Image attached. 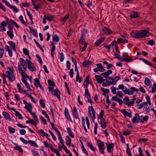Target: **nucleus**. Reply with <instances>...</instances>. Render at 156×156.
<instances>
[{"instance_id":"1","label":"nucleus","mask_w":156,"mask_h":156,"mask_svg":"<svg viewBox=\"0 0 156 156\" xmlns=\"http://www.w3.org/2000/svg\"><path fill=\"white\" fill-rule=\"evenodd\" d=\"M9 71H7L6 74H2V75L5 77L6 76L11 82H12L15 80V77L14 76L13 72L10 67L9 68Z\"/></svg>"},{"instance_id":"2","label":"nucleus","mask_w":156,"mask_h":156,"mask_svg":"<svg viewBox=\"0 0 156 156\" xmlns=\"http://www.w3.org/2000/svg\"><path fill=\"white\" fill-rule=\"evenodd\" d=\"M136 100V98H134L130 101L129 98L126 96L123 99V104L129 107L133 106Z\"/></svg>"},{"instance_id":"3","label":"nucleus","mask_w":156,"mask_h":156,"mask_svg":"<svg viewBox=\"0 0 156 156\" xmlns=\"http://www.w3.org/2000/svg\"><path fill=\"white\" fill-rule=\"evenodd\" d=\"M150 33L146 30H142L138 31V38L147 37L150 35Z\"/></svg>"},{"instance_id":"4","label":"nucleus","mask_w":156,"mask_h":156,"mask_svg":"<svg viewBox=\"0 0 156 156\" xmlns=\"http://www.w3.org/2000/svg\"><path fill=\"white\" fill-rule=\"evenodd\" d=\"M10 22L12 24H14L17 28H19V26L17 24L16 22L12 20H8L7 21V23L8 24V28L9 29V31H13V25H11L10 24Z\"/></svg>"},{"instance_id":"5","label":"nucleus","mask_w":156,"mask_h":156,"mask_svg":"<svg viewBox=\"0 0 156 156\" xmlns=\"http://www.w3.org/2000/svg\"><path fill=\"white\" fill-rule=\"evenodd\" d=\"M98 143V146L99 150L100 151L101 153L103 154L104 153V150L105 149V145L104 143L100 140H98L97 141Z\"/></svg>"},{"instance_id":"6","label":"nucleus","mask_w":156,"mask_h":156,"mask_svg":"<svg viewBox=\"0 0 156 156\" xmlns=\"http://www.w3.org/2000/svg\"><path fill=\"white\" fill-rule=\"evenodd\" d=\"M26 60L27 62L28 68L32 72H33L34 70H35V68L33 66L32 63L31 62L27 59Z\"/></svg>"},{"instance_id":"7","label":"nucleus","mask_w":156,"mask_h":156,"mask_svg":"<svg viewBox=\"0 0 156 156\" xmlns=\"http://www.w3.org/2000/svg\"><path fill=\"white\" fill-rule=\"evenodd\" d=\"M52 94L53 95L56 96L59 101L61 100L60 95V93L58 89H56L54 90L52 92Z\"/></svg>"},{"instance_id":"8","label":"nucleus","mask_w":156,"mask_h":156,"mask_svg":"<svg viewBox=\"0 0 156 156\" xmlns=\"http://www.w3.org/2000/svg\"><path fill=\"white\" fill-rule=\"evenodd\" d=\"M112 100L118 102L120 105H121L123 103V101H122V99L115 96L112 97Z\"/></svg>"},{"instance_id":"9","label":"nucleus","mask_w":156,"mask_h":156,"mask_svg":"<svg viewBox=\"0 0 156 156\" xmlns=\"http://www.w3.org/2000/svg\"><path fill=\"white\" fill-rule=\"evenodd\" d=\"M135 116L133 117L132 119V122L133 123H135L136 122H139L140 117L138 114L136 113L135 115Z\"/></svg>"},{"instance_id":"10","label":"nucleus","mask_w":156,"mask_h":156,"mask_svg":"<svg viewBox=\"0 0 156 156\" xmlns=\"http://www.w3.org/2000/svg\"><path fill=\"white\" fill-rule=\"evenodd\" d=\"M112 73V71L111 70H109L108 71L105 72L101 73V75L105 78L108 77V76L110 74Z\"/></svg>"},{"instance_id":"11","label":"nucleus","mask_w":156,"mask_h":156,"mask_svg":"<svg viewBox=\"0 0 156 156\" xmlns=\"http://www.w3.org/2000/svg\"><path fill=\"white\" fill-rule=\"evenodd\" d=\"M102 30L104 32L105 34L106 35H109L112 33V32L111 30L105 27H104Z\"/></svg>"},{"instance_id":"12","label":"nucleus","mask_w":156,"mask_h":156,"mask_svg":"<svg viewBox=\"0 0 156 156\" xmlns=\"http://www.w3.org/2000/svg\"><path fill=\"white\" fill-rule=\"evenodd\" d=\"M2 115L6 120L10 121H11L10 116L8 113L5 112H2Z\"/></svg>"},{"instance_id":"13","label":"nucleus","mask_w":156,"mask_h":156,"mask_svg":"<svg viewBox=\"0 0 156 156\" xmlns=\"http://www.w3.org/2000/svg\"><path fill=\"white\" fill-rule=\"evenodd\" d=\"M121 112L123 114L125 117L128 116L129 118H131L132 117L131 114L127 112L125 109L122 110Z\"/></svg>"},{"instance_id":"14","label":"nucleus","mask_w":156,"mask_h":156,"mask_svg":"<svg viewBox=\"0 0 156 156\" xmlns=\"http://www.w3.org/2000/svg\"><path fill=\"white\" fill-rule=\"evenodd\" d=\"M114 146V144L112 143L107 144V151L108 153H110L112 150L113 149Z\"/></svg>"},{"instance_id":"15","label":"nucleus","mask_w":156,"mask_h":156,"mask_svg":"<svg viewBox=\"0 0 156 156\" xmlns=\"http://www.w3.org/2000/svg\"><path fill=\"white\" fill-rule=\"evenodd\" d=\"M73 114L74 117L76 119H77L78 118V115L77 111L76 108L74 107L73 108Z\"/></svg>"},{"instance_id":"16","label":"nucleus","mask_w":156,"mask_h":156,"mask_svg":"<svg viewBox=\"0 0 156 156\" xmlns=\"http://www.w3.org/2000/svg\"><path fill=\"white\" fill-rule=\"evenodd\" d=\"M89 77L87 76L85 78V80L83 83V85L84 87L87 88L88 85L89 83Z\"/></svg>"},{"instance_id":"17","label":"nucleus","mask_w":156,"mask_h":156,"mask_svg":"<svg viewBox=\"0 0 156 156\" xmlns=\"http://www.w3.org/2000/svg\"><path fill=\"white\" fill-rule=\"evenodd\" d=\"M44 17L49 21L53 20L54 19V16H53L50 15H44Z\"/></svg>"},{"instance_id":"18","label":"nucleus","mask_w":156,"mask_h":156,"mask_svg":"<svg viewBox=\"0 0 156 156\" xmlns=\"http://www.w3.org/2000/svg\"><path fill=\"white\" fill-rule=\"evenodd\" d=\"M24 108L27 110L29 112H31L32 106L30 104H28L27 105H26L24 107Z\"/></svg>"},{"instance_id":"19","label":"nucleus","mask_w":156,"mask_h":156,"mask_svg":"<svg viewBox=\"0 0 156 156\" xmlns=\"http://www.w3.org/2000/svg\"><path fill=\"white\" fill-rule=\"evenodd\" d=\"M6 50H7L8 51L9 56L12 57V50L10 48L8 45H6L5 46Z\"/></svg>"},{"instance_id":"20","label":"nucleus","mask_w":156,"mask_h":156,"mask_svg":"<svg viewBox=\"0 0 156 156\" xmlns=\"http://www.w3.org/2000/svg\"><path fill=\"white\" fill-rule=\"evenodd\" d=\"M66 144L68 146H70L71 144V140L70 137L69 136H66Z\"/></svg>"},{"instance_id":"21","label":"nucleus","mask_w":156,"mask_h":156,"mask_svg":"<svg viewBox=\"0 0 156 156\" xmlns=\"http://www.w3.org/2000/svg\"><path fill=\"white\" fill-rule=\"evenodd\" d=\"M91 62L88 60H86L83 63V66L84 67H88L91 64Z\"/></svg>"},{"instance_id":"22","label":"nucleus","mask_w":156,"mask_h":156,"mask_svg":"<svg viewBox=\"0 0 156 156\" xmlns=\"http://www.w3.org/2000/svg\"><path fill=\"white\" fill-rule=\"evenodd\" d=\"M128 41L126 38H118L117 40V43H127Z\"/></svg>"},{"instance_id":"23","label":"nucleus","mask_w":156,"mask_h":156,"mask_svg":"<svg viewBox=\"0 0 156 156\" xmlns=\"http://www.w3.org/2000/svg\"><path fill=\"white\" fill-rule=\"evenodd\" d=\"M132 18H135L139 16L138 13L136 12H133L130 16Z\"/></svg>"},{"instance_id":"24","label":"nucleus","mask_w":156,"mask_h":156,"mask_svg":"<svg viewBox=\"0 0 156 156\" xmlns=\"http://www.w3.org/2000/svg\"><path fill=\"white\" fill-rule=\"evenodd\" d=\"M8 43L10 46L12 48L14 51H16V44L14 42L12 41H9Z\"/></svg>"},{"instance_id":"25","label":"nucleus","mask_w":156,"mask_h":156,"mask_svg":"<svg viewBox=\"0 0 156 156\" xmlns=\"http://www.w3.org/2000/svg\"><path fill=\"white\" fill-rule=\"evenodd\" d=\"M15 144L16 145V146L14 148L15 150L18 151L21 153H23V150L21 147L20 145H18L16 144Z\"/></svg>"},{"instance_id":"26","label":"nucleus","mask_w":156,"mask_h":156,"mask_svg":"<svg viewBox=\"0 0 156 156\" xmlns=\"http://www.w3.org/2000/svg\"><path fill=\"white\" fill-rule=\"evenodd\" d=\"M34 81L35 86L37 87H38L41 84L39 79L37 78H36L34 79Z\"/></svg>"},{"instance_id":"27","label":"nucleus","mask_w":156,"mask_h":156,"mask_svg":"<svg viewBox=\"0 0 156 156\" xmlns=\"http://www.w3.org/2000/svg\"><path fill=\"white\" fill-rule=\"evenodd\" d=\"M51 44L52 47V48L51 49V56L52 57H53V54L55 53V46L54 45V44L53 42H51Z\"/></svg>"},{"instance_id":"28","label":"nucleus","mask_w":156,"mask_h":156,"mask_svg":"<svg viewBox=\"0 0 156 156\" xmlns=\"http://www.w3.org/2000/svg\"><path fill=\"white\" fill-rule=\"evenodd\" d=\"M131 34L134 37L138 38V31H133L131 32Z\"/></svg>"},{"instance_id":"29","label":"nucleus","mask_w":156,"mask_h":156,"mask_svg":"<svg viewBox=\"0 0 156 156\" xmlns=\"http://www.w3.org/2000/svg\"><path fill=\"white\" fill-rule=\"evenodd\" d=\"M28 144H29L31 146H35L36 147H38V146L36 144V142L32 140H29Z\"/></svg>"},{"instance_id":"30","label":"nucleus","mask_w":156,"mask_h":156,"mask_svg":"<svg viewBox=\"0 0 156 156\" xmlns=\"http://www.w3.org/2000/svg\"><path fill=\"white\" fill-rule=\"evenodd\" d=\"M53 40L56 42H58L59 41V38L58 36L56 34H55L53 37Z\"/></svg>"},{"instance_id":"31","label":"nucleus","mask_w":156,"mask_h":156,"mask_svg":"<svg viewBox=\"0 0 156 156\" xmlns=\"http://www.w3.org/2000/svg\"><path fill=\"white\" fill-rule=\"evenodd\" d=\"M13 31H7V34L11 39H12L14 35L13 34Z\"/></svg>"},{"instance_id":"32","label":"nucleus","mask_w":156,"mask_h":156,"mask_svg":"<svg viewBox=\"0 0 156 156\" xmlns=\"http://www.w3.org/2000/svg\"><path fill=\"white\" fill-rule=\"evenodd\" d=\"M147 105V102H143L141 103L139 105H137V106H139V107L138 108L139 109H141L144 106H146Z\"/></svg>"},{"instance_id":"33","label":"nucleus","mask_w":156,"mask_h":156,"mask_svg":"<svg viewBox=\"0 0 156 156\" xmlns=\"http://www.w3.org/2000/svg\"><path fill=\"white\" fill-rule=\"evenodd\" d=\"M67 130L69 133V135L71 137H72L73 138H74V136L73 134V133L71 130V129L69 127H68L67 128Z\"/></svg>"},{"instance_id":"34","label":"nucleus","mask_w":156,"mask_h":156,"mask_svg":"<svg viewBox=\"0 0 156 156\" xmlns=\"http://www.w3.org/2000/svg\"><path fill=\"white\" fill-rule=\"evenodd\" d=\"M76 80L77 82H79V83H80L81 82V77H80L79 73L76 74Z\"/></svg>"},{"instance_id":"35","label":"nucleus","mask_w":156,"mask_h":156,"mask_svg":"<svg viewBox=\"0 0 156 156\" xmlns=\"http://www.w3.org/2000/svg\"><path fill=\"white\" fill-rule=\"evenodd\" d=\"M20 63L22 66L27 65L26 61L23 58H20Z\"/></svg>"},{"instance_id":"36","label":"nucleus","mask_w":156,"mask_h":156,"mask_svg":"<svg viewBox=\"0 0 156 156\" xmlns=\"http://www.w3.org/2000/svg\"><path fill=\"white\" fill-rule=\"evenodd\" d=\"M119 79L120 77L119 76H116L114 77L113 80L112 81L114 85L116 84V82Z\"/></svg>"},{"instance_id":"37","label":"nucleus","mask_w":156,"mask_h":156,"mask_svg":"<svg viewBox=\"0 0 156 156\" xmlns=\"http://www.w3.org/2000/svg\"><path fill=\"white\" fill-rule=\"evenodd\" d=\"M124 93L126 94H127L128 95H132L133 92H131V91H129V89H126V90H123Z\"/></svg>"},{"instance_id":"38","label":"nucleus","mask_w":156,"mask_h":156,"mask_svg":"<svg viewBox=\"0 0 156 156\" xmlns=\"http://www.w3.org/2000/svg\"><path fill=\"white\" fill-rule=\"evenodd\" d=\"M144 83L147 86H149L150 84V79L147 77L145 79Z\"/></svg>"},{"instance_id":"39","label":"nucleus","mask_w":156,"mask_h":156,"mask_svg":"<svg viewBox=\"0 0 156 156\" xmlns=\"http://www.w3.org/2000/svg\"><path fill=\"white\" fill-rule=\"evenodd\" d=\"M148 116L147 115H145L143 117V119H141L140 122L143 123L144 122H146L148 119Z\"/></svg>"},{"instance_id":"40","label":"nucleus","mask_w":156,"mask_h":156,"mask_svg":"<svg viewBox=\"0 0 156 156\" xmlns=\"http://www.w3.org/2000/svg\"><path fill=\"white\" fill-rule=\"evenodd\" d=\"M65 116L68 119V118H70V115L69 112L68 110L66 108L65 110Z\"/></svg>"},{"instance_id":"41","label":"nucleus","mask_w":156,"mask_h":156,"mask_svg":"<svg viewBox=\"0 0 156 156\" xmlns=\"http://www.w3.org/2000/svg\"><path fill=\"white\" fill-rule=\"evenodd\" d=\"M2 2L5 3V4L8 7H10V8H12V6L9 3L6 1L5 0H2Z\"/></svg>"},{"instance_id":"42","label":"nucleus","mask_w":156,"mask_h":156,"mask_svg":"<svg viewBox=\"0 0 156 156\" xmlns=\"http://www.w3.org/2000/svg\"><path fill=\"white\" fill-rule=\"evenodd\" d=\"M34 41L35 42V43L36 44L37 46L40 48V49L41 50V51H42V52H44V51L42 48V47L40 45V44L39 43L37 42L36 40L35 39H34Z\"/></svg>"},{"instance_id":"43","label":"nucleus","mask_w":156,"mask_h":156,"mask_svg":"<svg viewBox=\"0 0 156 156\" xmlns=\"http://www.w3.org/2000/svg\"><path fill=\"white\" fill-rule=\"evenodd\" d=\"M85 96L87 97V98H88V97H89L90 98V97L89 91L87 88L85 90Z\"/></svg>"},{"instance_id":"44","label":"nucleus","mask_w":156,"mask_h":156,"mask_svg":"<svg viewBox=\"0 0 156 156\" xmlns=\"http://www.w3.org/2000/svg\"><path fill=\"white\" fill-rule=\"evenodd\" d=\"M140 59L143 61V62L146 64H147L151 66H152V65L151 63L149 61H148L147 60H146L143 58H141Z\"/></svg>"},{"instance_id":"45","label":"nucleus","mask_w":156,"mask_h":156,"mask_svg":"<svg viewBox=\"0 0 156 156\" xmlns=\"http://www.w3.org/2000/svg\"><path fill=\"white\" fill-rule=\"evenodd\" d=\"M101 76L98 75H96L95 76V79L97 80L98 83H100Z\"/></svg>"},{"instance_id":"46","label":"nucleus","mask_w":156,"mask_h":156,"mask_svg":"<svg viewBox=\"0 0 156 156\" xmlns=\"http://www.w3.org/2000/svg\"><path fill=\"white\" fill-rule=\"evenodd\" d=\"M88 114H90V116H91V119L92 120H94L95 119V114H92V116H91V114L90 112V108H88Z\"/></svg>"},{"instance_id":"47","label":"nucleus","mask_w":156,"mask_h":156,"mask_svg":"<svg viewBox=\"0 0 156 156\" xmlns=\"http://www.w3.org/2000/svg\"><path fill=\"white\" fill-rule=\"evenodd\" d=\"M19 20H20V21L23 24H24L25 25H26V23L24 20L23 19V17L22 15L20 16L19 17Z\"/></svg>"},{"instance_id":"48","label":"nucleus","mask_w":156,"mask_h":156,"mask_svg":"<svg viewBox=\"0 0 156 156\" xmlns=\"http://www.w3.org/2000/svg\"><path fill=\"white\" fill-rule=\"evenodd\" d=\"M40 133L44 136H46L47 137H48V134L45 133L43 130L42 129H41L40 130Z\"/></svg>"},{"instance_id":"49","label":"nucleus","mask_w":156,"mask_h":156,"mask_svg":"<svg viewBox=\"0 0 156 156\" xmlns=\"http://www.w3.org/2000/svg\"><path fill=\"white\" fill-rule=\"evenodd\" d=\"M82 124L84 128V129L86 133L87 132V130L86 128V126H85V119L84 118L82 117Z\"/></svg>"},{"instance_id":"50","label":"nucleus","mask_w":156,"mask_h":156,"mask_svg":"<svg viewBox=\"0 0 156 156\" xmlns=\"http://www.w3.org/2000/svg\"><path fill=\"white\" fill-rule=\"evenodd\" d=\"M48 82L49 86L54 87L55 86V83L53 81H52L50 80H48Z\"/></svg>"},{"instance_id":"51","label":"nucleus","mask_w":156,"mask_h":156,"mask_svg":"<svg viewBox=\"0 0 156 156\" xmlns=\"http://www.w3.org/2000/svg\"><path fill=\"white\" fill-rule=\"evenodd\" d=\"M16 116L18 117L20 119H23V117L21 114L18 112L17 111L16 113Z\"/></svg>"},{"instance_id":"52","label":"nucleus","mask_w":156,"mask_h":156,"mask_svg":"<svg viewBox=\"0 0 156 156\" xmlns=\"http://www.w3.org/2000/svg\"><path fill=\"white\" fill-rule=\"evenodd\" d=\"M156 91V83H154L153 84V88L151 90V92L154 93Z\"/></svg>"},{"instance_id":"53","label":"nucleus","mask_w":156,"mask_h":156,"mask_svg":"<svg viewBox=\"0 0 156 156\" xmlns=\"http://www.w3.org/2000/svg\"><path fill=\"white\" fill-rule=\"evenodd\" d=\"M40 103L42 107L44 108L45 107V104L44 101L42 99H40Z\"/></svg>"},{"instance_id":"54","label":"nucleus","mask_w":156,"mask_h":156,"mask_svg":"<svg viewBox=\"0 0 156 156\" xmlns=\"http://www.w3.org/2000/svg\"><path fill=\"white\" fill-rule=\"evenodd\" d=\"M87 146L93 151H95V149L94 148L93 145L90 142L87 143Z\"/></svg>"},{"instance_id":"55","label":"nucleus","mask_w":156,"mask_h":156,"mask_svg":"<svg viewBox=\"0 0 156 156\" xmlns=\"http://www.w3.org/2000/svg\"><path fill=\"white\" fill-rule=\"evenodd\" d=\"M10 133H14L15 132V130L11 126L8 127Z\"/></svg>"},{"instance_id":"56","label":"nucleus","mask_w":156,"mask_h":156,"mask_svg":"<svg viewBox=\"0 0 156 156\" xmlns=\"http://www.w3.org/2000/svg\"><path fill=\"white\" fill-rule=\"evenodd\" d=\"M17 86L19 90V91L21 92L22 90H23V89L21 87L20 84L19 83H18L17 84Z\"/></svg>"},{"instance_id":"57","label":"nucleus","mask_w":156,"mask_h":156,"mask_svg":"<svg viewBox=\"0 0 156 156\" xmlns=\"http://www.w3.org/2000/svg\"><path fill=\"white\" fill-rule=\"evenodd\" d=\"M130 89L132 91H131V92H133V94L134 92L136 91V93H137L138 91H139V90L138 89H136L134 87H132L130 88Z\"/></svg>"},{"instance_id":"58","label":"nucleus","mask_w":156,"mask_h":156,"mask_svg":"<svg viewBox=\"0 0 156 156\" xmlns=\"http://www.w3.org/2000/svg\"><path fill=\"white\" fill-rule=\"evenodd\" d=\"M20 140L23 142V143L25 144H28V141H27L25 140L22 137L20 138Z\"/></svg>"},{"instance_id":"59","label":"nucleus","mask_w":156,"mask_h":156,"mask_svg":"<svg viewBox=\"0 0 156 156\" xmlns=\"http://www.w3.org/2000/svg\"><path fill=\"white\" fill-rule=\"evenodd\" d=\"M85 120L86 122V124L87 125V128L88 129L90 128V123L89 122V121L88 120V119L87 117H86L85 118Z\"/></svg>"},{"instance_id":"60","label":"nucleus","mask_w":156,"mask_h":156,"mask_svg":"<svg viewBox=\"0 0 156 156\" xmlns=\"http://www.w3.org/2000/svg\"><path fill=\"white\" fill-rule=\"evenodd\" d=\"M122 93L121 91H118L116 94V95L120 98H122Z\"/></svg>"},{"instance_id":"61","label":"nucleus","mask_w":156,"mask_h":156,"mask_svg":"<svg viewBox=\"0 0 156 156\" xmlns=\"http://www.w3.org/2000/svg\"><path fill=\"white\" fill-rule=\"evenodd\" d=\"M69 13H67L65 16L63 17L62 19V20L64 21H65L69 18Z\"/></svg>"},{"instance_id":"62","label":"nucleus","mask_w":156,"mask_h":156,"mask_svg":"<svg viewBox=\"0 0 156 156\" xmlns=\"http://www.w3.org/2000/svg\"><path fill=\"white\" fill-rule=\"evenodd\" d=\"M112 92L113 94H115L116 93V89L114 87H111Z\"/></svg>"},{"instance_id":"63","label":"nucleus","mask_w":156,"mask_h":156,"mask_svg":"<svg viewBox=\"0 0 156 156\" xmlns=\"http://www.w3.org/2000/svg\"><path fill=\"white\" fill-rule=\"evenodd\" d=\"M21 75L22 76V77H25L27 78H29V76L27 75V74L24 71L22 73H21Z\"/></svg>"},{"instance_id":"64","label":"nucleus","mask_w":156,"mask_h":156,"mask_svg":"<svg viewBox=\"0 0 156 156\" xmlns=\"http://www.w3.org/2000/svg\"><path fill=\"white\" fill-rule=\"evenodd\" d=\"M34 8L37 11H38V9L40 8L41 6V5L39 4H38L37 5L36 4L34 6Z\"/></svg>"}]
</instances>
